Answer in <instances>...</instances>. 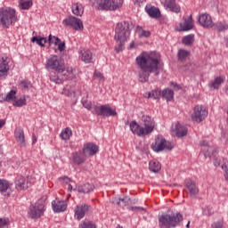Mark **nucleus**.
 Segmentation results:
<instances>
[{
  "mask_svg": "<svg viewBox=\"0 0 228 228\" xmlns=\"http://www.w3.org/2000/svg\"><path fill=\"white\" fill-rule=\"evenodd\" d=\"M17 94V92L15 91V90H11L8 94H7V95H6V97H5V99H4V101H6V102H12V101H15V94Z\"/></svg>",
  "mask_w": 228,
  "mask_h": 228,
  "instance_id": "nucleus-46",
  "label": "nucleus"
},
{
  "mask_svg": "<svg viewBox=\"0 0 228 228\" xmlns=\"http://www.w3.org/2000/svg\"><path fill=\"white\" fill-rule=\"evenodd\" d=\"M92 212V206L88 204L77 205L75 208V218L76 220H82L86 215H90Z\"/></svg>",
  "mask_w": 228,
  "mask_h": 228,
  "instance_id": "nucleus-11",
  "label": "nucleus"
},
{
  "mask_svg": "<svg viewBox=\"0 0 228 228\" xmlns=\"http://www.w3.org/2000/svg\"><path fill=\"white\" fill-rule=\"evenodd\" d=\"M89 2L98 10H105L106 12H116L124 4V0H89Z\"/></svg>",
  "mask_w": 228,
  "mask_h": 228,
  "instance_id": "nucleus-4",
  "label": "nucleus"
},
{
  "mask_svg": "<svg viewBox=\"0 0 228 228\" xmlns=\"http://www.w3.org/2000/svg\"><path fill=\"white\" fill-rule=\"evenodd\" d=\"M224 83V77H217L215 78V80L209 84L210 88H214V90H218L220 88V85Z\"/></svg>",
  "mask_w": 228,
  "mask_h": 228,
  "instance_id": "nucleus-39",
  "label": "nucleus"
},
{
  "mask_svg": "<svg viewBox=\"0 0 228 228\" xmlns=\"http://www.w3.org/2000/svg\"><path fill=\"white\" fill-rule=\"evenodd\" d=\"M205 158H211L213 156V147L203 148Z\"/></svg>",
  "mask_w": 228,
  "mask_h": 228,
  "instance_id": "nucleus-48",
  "label": "nucleus"
},
{
  "mask_svg": "<svg viewBox=\"0 0 228 228\" xmlns=\"http://www.w3.org/2000/svg\"><path fill=\"white\" fill-rule=\"evenodd\" d=\"M20 6L21 10H29V8L33 6V1L20 0Z\"/></svg>",
  "mask_w": 228,
  "mask_h": 228,
  "instance_id": "nucleus-42",
  "label": "nucleus"
},
{
  "mask_svg": "<svg viewBox=\"0 0 228 228\" xmlns=\"http://www.w3.org/2000/svg\"><path fill=\"white\" fill-rule=\"evenodd\" d=\"M4 124H6V120L0 119V129H2V127L4 126Z\"/></svg>",
  "mask_w": 228,
  "mask_h": 228,
  "instance_id": "nucleus-63",
  "label": "nucleus"
},
{
  "mask_svg": "<svg viewBox=\"0 0 228 228\" xmlns=\"http://www.w3.org/2000/svg\"><path fill=\"white\" fill-rule=\"evenodd\" d=\"M214 165H215V167H218L220 165V159L216 158L214 159Z\"/></svg>",
  "mask_w": 228,
  "mask_h": 228,
  "instance_id": "nucleus-61",
  "label": "nucleus"
},
{
  "mask_svg": "<svg viewBox=\"0 0 228 228\" xmlns=\"http://www.w3.org/2000/svg\"><path fill=\"white\" fill-rule=\"evenodd\" d=\"M82 104L86 110H88V111H92V102H89L86 99H82Z\"/></svg>",
  "mask_w": 228,
  "mask_h": 228,
  "instance_id": "nucleus-49",
  "label": "nucleus"
},
{
  "mask_svg": "<svg viewBox=\"0 0 228 228\" xmlns=\"http://www.w3.org/2000/svg\"><path fill=\"white\" fill-rule=\"evenodd\" d=\"M71 161L74 165H83L86 161V155L81 151L73 152L71 154Z\"/></svg>",
  "mask_w": 228,
  "mask_h": 228,
  "instance_id": "nucleus-19",
  "label": "nucleus"
},
{
  "mask_svg": "<svg viewBox=\"0 0 228 228\" xmlns=\"http://www.w3.org/2000/svg\"><path fill=\"white\" fill-rule=\"evenodd\" d=\"M135 61L140 69V83H147L149 77H151V74L158 76L161 69H163V65H161V61H159V53L156 52L150 53L142 52L136 57Z\"/></svg>",
  "mask_w": 228,
  "mask_h": 228,
  "instance_id": "nucleus-1",
  "label": "nucleus"
},
{
  "mask_svg": "<svg viewBox=\"0 0 228 228\" xmlns=\"http://www.w3.org/2000/svg\"><path fill=\"white\" fill-rule=\"evenodd\" d=\"M17 20L18 19L15 9H12L10 7H4L0 9V24L2 25V28L8 29V28L15 24Z\"/></svg>",
  "mask_w": 228,
  "mask_h": 228,
  "instance_id": "nucleus-5",
  "label": "nucleus"
},
{
  "mask_svg": "<svg viewBox=\"0 0 228 228\" xmlns=\"http://www.w3.org/2000/svg\"><path fill=\"white\" fill-rule=\"evenodd\" d=\"M12 106H15L16 108H22V106H26V97H20L14 101Z\"/></svg>",
  "mask_w": 228,
  "mask_h": 228,
  "instance_id": "nucleus-44",
  "label": "nucleus"
},
{
  "mask_svg": "<svg viewBox=\"0 0 228 228\" xmlns=\"http://www.w3.org/2000/svg\"><path fill=\"white\" fill-rule=\"evenodd\" d=\"M80 54L81 61H84V63H94V61H95L94 59L95 55L90 50H82Z\"/></svg>",
  "mask_w": 228,
  "mask_h": 228,
  "instance_id": "nucleus-24",
  "label": "nucleus"
},
{
  "mask_svg": "<svg viewBox=\"0 0 228 228\" xmlns=\"http://www.w3.org/2000/svg\"><path fill=\"white\" fill-rule=\"evenodd\" d=\"M94 76L99 81H104V75H102V73H101V71L95 70Z\"/></svg>",
  "mask_w": 228,
  "mask_h": 228,
  "instance_id": "nucleus-52",
  "label": "nucleus"
},
{
  "mask_svg": "<svg viewBox=\"0 0 228 228\" xmlns=\"http://www.w3.org/2000/svg\"><path fill=\"white\" fill-rule=\"evenodd\" d=\"M8 188H10V183L4 179H0V191L4 193Z\"/></svg>",
  "mask_w": 228,
  "mask_h": 228,
  "instance_id": "nucleus-43",
  "label": "nucleus"
},
{
  "mask_svg": "<svg viewBox=\"0 0 228 228\" xmlns=\"http://www.w3.org/2000/svg\"><path fill=\"white\" fill-rule=\"evenodd\" d=\"M180 28L183 31H190V29H193V18L191 15L183 19V22L180 23Z\"/></svg>",
  "mask_w": 228,
  "mask_h": 228,
  "instance_id": "nucleus-29",
  "label": "nucleus"
},
{
  "mask_svg": "<svg viewBox=\"0 0 228 228\" xmlns=\"http://www.w3.org/2000/svg\"><path fill=\"white\" fill-rule=\"evenodd\" d=\"M203 211H204V215H207V216L213 215V208L211 207L205 208Z\"/></svg>",
  "mask_w": 228,
  "mask_h": 228,
  "instance_id": "nucleus-54",
  "label": "nucleus"
},
{
  "mask_svg": "<svg viewBox=\"0 0 228 228\" xmlns=\"http://www.w3.org/2000/svg\"><path fill=\"white\" fill-rule=\"evenodd\" d=\"M160 3L166 10H169L173 13L181 12V6L175 3V0H160Z\"/></svg>",
  "mask_w": 228,
  "mask_h": 228,
  "instance_id": "nucleus-15",
  "label": "nucleus"
},
{
  "mask_svg": "<svg viewBox=\"0 0 228 228\" xmlns=\"http://www.w3.org/2000/svg\"><path fill=\"white\" fill-rule=\"evenodd\" d=\"M44 204L40 202L35 203V205H31L28 210V216L33 220H37L40 218L44 215Z\"/></svg>",
  "mask_w": 228,
  "mask_h": 228,
  "instance_id": "nucleus-10",
  "label": "nucleus"
},
{
  "mask_svg": "<svg viewBox=\"0 0 228 228\" xmlns=\"http://www.w3.org/2000/svg\"><path fill=\"white\" fill-rule=\"evenodd\" d=\"M8 221L6 219L0 218V228L7 227Z\"/></svg>",
  "mask_w": 228,
  "mask_h": 228,
  "instance_id": "nucleus-56",
  "label": "nucleus"
},
{
  "mask_svg": "<svg viewBox=\"0 0 228 228\" xmlns=\"http://www.w3.org/2000/svg\"><path fill=\"white\" fill-rule=\"evenodd\" d=\"M63 24L66 26H69V28H73L76 31H79L83 29V21L79 18H76L74 16H69L66 18L63 21Z\"/></svg>",
  "mask_w": 228,
  "mask_h": 228,
  "instance_id": "nucleus-12",
  "label": "nucleus"
},
{
  "mask_svg": "<svg viewBox=\"0 0 228 228\" xmlns=\"http://www.w3.org/2000/svg\"><path fill=\"white\" fill-rule=\"evenodd\" d=\"M130 131H132L133 134H136L137 136H147L143 126H141L136 121L130 123Z\"/></svg>",
  "mask_w": 228,
  "mask_h": 228,
  "instance_id": "nucleus-22",
  "label": "nucleus"
},
{
  "mask_svg": "<svg viewBox=\"0 0 228 228\" xmlns=\"http://www.w3.org/2000/svg\"><path fill=\"white\" fill-rule=\"evenodd\" d=\"M20 86H21V88H24V90H29V88H31L32 85H31V82H29L28 80H22L20 84Z\"/></svg>",
  "mask_w": 228,
  "mask_h": 228,
  "instance_id": "nucleus-50",
  "label": "nucleus"
},
{
  "mask_svg": "<svg viewBox=\"0 0 228 228\" xmlns=\"http://www.w3.org/2000/svg\"><path fill=\"white\" fill-rule=\"evenodd\" d=\"M92 113L98 117H115L117 116V110L111 109L109 104L105 105H94Z\"/></svg>",
  "mask_w": 228,
  "mask_h": 228,
  "instance_id": "nucleus-6",
  "label": "nucleus"
},
{
  "mask_svg": "<svg viewBox=\"0 0 228 228\" xmlns=\"http://www.w3.org/2000/svg\"><path fill=\"white\" fill-rule=\"evenodd\" d=\"M59 74L66 76L69 79H75L76 75H74V69L71 67L65 68V63L62 64L61 69L57 71Z\"/></svg>",
  "mask_w": 228,
  "mask_h": 228,
  "instance_id": "nucleus-28",
  "label": "nucleus"
},
{
  "mask_svg": "<svg viewBox=\"0 0 228 228\" xmlns=\"http://www.w3.org/2000/svg\"><path fill=\"white\" fill-rule=\"evenodd\" d=\"M61 179H62V181H64V183H66L67 184L68 183H70V178H69L68 176L61 177Z\"/></svg>",
  "mask_w": 228,
  "mask_h": 228,
  "instance_id": "nucleus-62",
  "label": "nucleus"
},
{
  "mask_svg": "<svg viewBox=\"0 0 228 228\" xmlns=\"http://www.w3.org/2000/svg\"><path fill=\"white\" fill-rule=\"evenodd\" d=\"M208 117V110L203 105H196L191 114V120L193 122H202Z\"/></svg>",
  "mask_w": 228,
  "mask_h": 228,
  "instance_id": "nucleus-8",
  "label": "nucleus"
},
{
  "mask_svg": "<svg viewBox=\"0 0 228 228\" xmlns=\"http://www.w3.org/2000/svg\"><path fill=\"white\" fill-rule=\"evenodd\" d=\"M145 12L151 19H159L161 17V12L158 7L146 5Z\"/></svg>",
  "mask_w": 228,
  "mask_h": 228,
  "instance_id": "nucleus-27",
  "label": "nucleus"
},
{
  "mask_svg": "<svg viewBox=\"0 0 228 228\" xmlns=\"http://www.w3.org/2000/svg\"><path fill=\"white\" fill-rule=\"evenodd\" d=\"M29 177H20L18 181H16V188L17 190H28V188H30L31 182H29Z\"/></svg>",
  "mask_w": 228,
  "mask_h": 228,
  "instance_id": "nucleus-26",
  "label": "nucleus"
},
{
  "mask_svg": "<svg viewBox=\"0 0 228 228\" xmlns=\"http://www.w3.org/2000/svg\"><path fill=\"white\" fill-rule=\"evenodd\" d=\"M161 97L166 99V101L170 102L174 99V91L169 88H166L161 92Z\"/></svg>",
  "mask_w": 228,
  "mask_h": 228,
  "instance_id": "nucleus-34",
  "label": "nucleus"
},
{
  "mask_svg": "<svg viewBox=\"0 0 228 228\" xmlns=\"http://www.w3.org/2000/svg\"><path fill=\"white\" fill-rule=\"evenodd\" d=\"M50 81H52V83H55V85H61V83H63V80L58 77L56 72L50 73Z\"/></svg>",
  "mask_w": 228,
  "mask_h": 228,
  "instance_id": "nucleus-41",
  "label": "nucleus"
},
{
  "mask_svg": "<svg viewBox=\"0 0 228 228\" xmlns=\"http://www.w3.org/2000/svg\"><path fill=\"white\" fill-rule=\"evenodd\" d=\"M222 170L224 172L225 181H228V161L224 162L222 166Z\"/></svg>",
  "mask_w": 228,
  "mask_h": 228,
  "instance_id": "nucleus-51",
  "label": "nucleus"
},
{
  "mask_svg": "<svg viewBox=\"0 0 228 228\" xmlns=\"http://www.w3.org/2000/svg\"><path fill=\"white\" fill-rule=\"evenodd\" d=\"M16 142L20 147H26V137L24 136V129L17 127L14 131Z\"/></svg>",
  "mask_w": 228,
  "mask_h": 228,
  "instance_id": "nucleus-20",
  "label": "nucleus"
},
{
  "mask_svg": "<svg viewBox=\"0 0 228 228\" xmlns=\"http://www.w3.org/2000/svg\"><path fill=\"white\" fill-rule=\"evenodd\" d=\"M151 149L155 152H161V151H172L174 145L170 142H167L165 138H157L155 140V144L151 145Z\"/></svg>",
  "mask_w": 228,
  "mask_h": 228,
  "instance_id": "nucleus-7",
  "label": "nucleus"
},
{
  "mask_svg": "<svg viewBox=\"0 0 228 228\" xmlns=\"http://www.w3.org/2000/svg\"><path fill=\"white\" fill-rule=\"evenodd\" d=\"M199 23L202 28H213V19L208 13H203L199 16Z\"/></svg>",
  "mask_w": 228,
  "mask_h": 228,
  "instance_id": "nucleus-18",
  "label": "nucleus"
},
{
  "mask_svg": "<svg viewBox=\"0 0 228 228\" xmlns=\"http://www.w3.org/2000/svg\"><path fill=\"white\" fill-rule=\"evenodd\" d=\"M52 208L54 213H63L67 210V203L64 200H55L52 202Z\"/></svg>",
  "mask_w": 228,
  "mask_h": 228,
  "instance_id": "nucleus-21",
  "label": "nucleus"
},
{
  "mask_svg": "<svg viewBox=\"0 0 228 228\" xmlns=\"http://www.w3.org/2000/svg\"><path fill=\"white\" fill-rule=\"evenodd\" d=\"M142 121L143 123V131L144 134H151V133H152V131H154V126H155V122L154 119L152 118H151V116H142Z\"/></svg>",
  "mask_w": 228,
  "mask_h": 228,
  "instance_id": "nucleus-14",
  "label": "nucleus"
},
{
  "mask_svg": "<svg viewBox=\"0 0 228 228\" xmlns=\"http://www.w3.org/2000/svg\"><path fill=\"white\" fill-rule=\"evenodd\" d=\"M83 5L79 3L77 4H72V12L74 13V15H77V17H81V15L83 14Z\"/></svg>",
  "mask_w": 228,
  "mask_h": 228,
  "instance_id": "nucleus-36",
  "label": "nucleus"
},
{
  "mask_svg": "<svg viewBox=\"0 0 228 228\" xmlns=\"http://www.w3.org/2000/svg\"><path fill=\"white\" fill-rule=\"evenodd\" d=\"M128 211H144L145 208L142 207H128Z\"/></svg>",
  "mask_w": 228,
  "mask_h": 228,
  "instance_id": "nucleus-55",
  "label": "nucleus"
},
{
  "mask_svg": "<svg viewBox=\"0 0 228 228\" xmlns=\"http://www.w3.org/2000/svg\"><path fill=\"white\" fill-rule=\"evenodd\" d=\"M61 42V39H60L58 37L49 35L48 36V44L51 45V44H54V45H58Z\"/></svg>",
  "mask_w": 228,
  "mask_h": 228,
  "instance_id": "nucleus-45",
  "label": "nucleus"
},
{
  "mask_svg": "<svg viewBox=\"0 0 228 228\" xmlns=\"http://www.w3.org/2000/svg\"><path fill=\"white\" fill-rule=\"evenodd\" d=\"M201 145H202V147H204V149H207L208 147H210L208 141H202Z\"/></svg>",
  "mask_w": 228,
  "mask_h": 228,
  "instance_id": "nucleus-60",
  "label": "nucleus"
},
{
  "mask_svg": "<svg viewBox=\"0 0 228 228\" xmlns=\"http://www.w3.org/2000/svg\"><path fill=\"white\" fill-rule=\"evenodd\" d=\"M70 136H72V129L69 127H66L64 130L61 131L60 137L61 140H69Z\"/></svg>",
  "mask_w": 228,
  "mask_h": 228,
  "instance_id": "nucleus-40",
  "label": "nucleus"
},
{
  "mask_svg": "<svg viewBox=\"0 0 228 228\" xmlns=\"http://www.w3.org/2000/svg\"><path fill=\"white\" fill-rule=\"evenodd\" d=\"M57 45L61 53H62V51H65V42L59 43Z\"/></svg>",
  "mask_w": 228,
  "mask_h": 228,
  "instance_id": "nucleus-58",
  "label": "nucleus"
},
{
  "mask_svg": "<svg viewBox=\"0 0 228 228\" xmlns=\"http://www.w3.org/2000/svg\"><path fill=\"white\" fill-rule=\"evenodd\" d=\"M212 29H214V31H219V32L227 31L228 24L225 22L218 21L216 23L212 24Z\"/></svg>",
  "mask_w": 228,
  "mask_h": 228,
  "instance_id": "nucleus-32",
  "label": "nucleus"
},
{
  "mask_svg": "<svg viewBox=\"0 0 228 228\" xmlns=\"http://www.w3.org/2000/svg\"><path fill=\"white\" fill-rule=\"evenodd\" d=\"M212 228H224V223L217 222L212 224Z\"/></svg>",
  "mask_w": 228,
  "mask_h": 228,
  "instance_id": "nucleus-57",
  "label": "nucleus"
},
{
  "mask_svg": "<svg viewBox=\"0 0 228 228\" xmlns=\"http://www.w3.org/2000/svg\"><path fill=\"white\" fill-rule=\"evenodd\" d=\"M193 42H195V35L193 34L187 35L182 38V44L183 45H191Z\"/></svg>",
  "mask_w": 228,
  "mask_h": 228,
  "instance_id": "nucleus-38",
  "label": "nucleus"
},
{
  "mask_svg": "<svg viewBox=\"0 0 228 228\" xmlns=\"http://www.w3.org/2000/svg\"><path fill=\"white\" fill-rule=\"evenodd\" d=\"M181 222H183L181 213L163 214L159 217L160 228H175Z\"/></svg>",
  "mask_w": 228,
  "mask_h": 228,
  "instance_id": "nucleus-3",
  "label": "nucleus"
},
{
  "mask_svg": "<svg viewBox=\"0 0 228 228\" xmlns=\"http://www.w3.org/2000/svg\"><path fill=\"white\" fill-rule=\"evenodd\" d=\"M62 94L64 95H67V97H72L75 93L74 92H69V91H67V89H63Z\"/></svg>",
  "mask_w": 228,
  "mask_h": 228,
  "instance_id": "nucleus-59",
  "label": "nucleus"
},
{
  "mask_svg": "<svg viewBox=\"0 0 228 228\" xmlns=\"http://www.w3.org/2000/svg\"><path fill=\"white\" fill-rule=\"evenodd\" d=\"M95 186L92 183H86L83 185H79L77 188L78 193H90V191H94Z\"/></svg>",
  "mask_w": 228,
  "mask_h": 228,
  "instance_id": "nucleus-31",
  "label": "nucleus"
},
{
  "mask_svg": "<svg viewBox=\"0 0 228 228\" xmlns=\"http://www.w3.org/2000/svg\"><path fill=\"white\" fill-rule=\"evenodd\" d=\"M139 37L140 38H149V37H151V31L142 30Z\"/></svg>",
  "mask_w": 228,
  "mask_h": 228,
  "instance_id": "nucleus-53",
  "label": "nucleus"
},
{
  "mask_svg": "<svg viewBox=\"0 0 228 228\" xmlns=\"http://www.w3.org/2000/svg\"><path fill=\"white\" fill-rule=\"evenodd\" d=\"M133 29V23L131 21H121L116 25L114 38L117 42L115 50L120 53L124 49V44L127 42V38L131 35Z\"/></svg>",
  "mask_w": 228,
  "mask_h": 228,
  "instance_id": "nucleus-2",
  "label": "nucleus"
},
{
  "mask_svg": "<svg viewBox=\"0 0 228 228\" xmlns=\"http://www.w3.org/2000/svg\"><path fill=\"white\" fill-rule=\"evenodd\" d=\"M149 170L153 174H158L161 170V163L156 160H151L149 162Z\"/></svg>",
  "mask_w": 228,
  "mask_h": 228,
  "instance_id": "nucleus-30",
  "label": "nucleus"
},
{
  "mask_svg": "<svg viewBox=\"0 0 228 228\" xmlns=\"http://www.w3.org/2000/svg\"><path fill=\"white\" fill-rule=\"evenodd\" d=\"M68 190H69V191H72V184L68 185Z\"/></svg>",
  "mask_w": 228,
  "mask_h": 228,
  "instance_id": "nucleus-64",
  "label": "nucleus"
},
{
  "mask_svg": "<svg viewBox=\"0 0 228 228\" xmlns=\"http://www.w3.org/2000/svg\"><path fill=\"white\" fill-rule=\"evenodd\" d=\"M8 70H10L8 56L2 54L0 55V79L8 76Z\"/></svg>",
  "mask_w": 228,
  "mask_h": 228,
  "instance_id": "nucleus-13",
  "label": "nucleus"
},
{
  "mask_svg": "<svg viewBox=\"0 0 228 228\" xmlns=\"http://www.w3.org/2000/svg\"><path fill=\"white\" fill-rule=\"evenodd\" d=\"M63 61L58 55H52L46 61L45 68L52 69L53 70H61V67H63Z\"/></svg>",
  "mask_w": 228,
  "mask_h": 228,
  "instance_id": "nucleus-9",
  "label": "nucleus"
},
{
  "mask_svg": "<svg viewBox=\"0 0 228 228\" xmlns=\"http://www.w3.org/2000/svg\"><path fill=\"white\" fill-rule=\"evenodd\" d=\"M190 56V52L188 50L180 49L177 53L178 61H186V58Z\"/></svg>",
  "mask_w": 228,
  "mask_h": 228,
  "instance_id": "nucleus-37",
  "label": "nucleus"
},
{
  "mask_svg": "<svg viewBox=\"0 0 228 228\" xmlns=\"http://www.w3.org/2000/svg\"><path fill=\"white\" fill-rule=\"evenodd\" d=\"M31 42L33 44H37V45H40L41 47H45V44H47L48 39L47 37H33L31 38Z\"/></svg>",
  "mask_w": 228,
  "mask_h": 228,
  "instance_id": "nucleus-35",
  "label": "nucleus"
},
{
  "mask_svg": "<svg viewBox=\"0 0 228 228\" xmlns=\"http://www.w3.org/2000/svg\"><path fill=\"white\" fill-rule=\"evenodd\" d=\"M184 183L185 188H187V193H189L190 197H197V195H199V187H197V183L191 179H186Z\"/></svg>",
  "mask_w": 228,
  "mask_h": 228,
  "instance_id": "nucleus-16",
  "label": "nucleus"
},
{
  "mask_svg": "<svg viewBox=\"0 0 228 228\" xmlns=\"http://www.w3.org/2000/svg\"><path fill=\"white\" fill-rule=\"evenodd\" d=\"M112 204L116 206H119L120 208H125V206H129V204H134V201L129 198V196H126L123 199L114 198L112 199Z\"/></svg>",
  "mask_w": 228,
  "mask_h": 228,
  "instance_id": "nucleus-25",
  "label": "nucleus"
},
{
  "mask_svg": "<svg viewBox=\"0 0 228 228\" xmlns=\"http://www.w3.org/2000/svg\"><path fill=\"white\" fill-rule=\"evenodd\" d=\"M173 133H175L178 138H183V136L188 134V128L180 123H175V126H173Z\"/></svg>",
  "mask_w": 228,
  "mask_h": 228,
  "instance_id": "nucleus-23",
  "label": "nucleus"
},
{
  "mask_svg": "<svg viewBox=\"0 0 228 228\" xmlns=\"http://www.w3.org/2000/svg\"><path fill=\"white\" fill-rule=\"evenodd\" d=\"M144 97L146 99H155L158 100L161 97V91L159 89H154L151 92L145 93Z\"/></svg>",
  "mask_w": 228,
  "mask_h": 228,
  "instance_id": "nucleus-33",
  "label": "nucleus"
},
{
  "mask_svg": "<svg viewBox=\"0 0 228 228\" xmlns=\"http://www.w3.org/2000/svg\"><path fill=\"white\" fill-rule=\"evenodd\" d=\"M81 228H97L92 221L86 220L81 224Z\"/></svg>",
  "mask_w": 228,
  "mask_h": 228,
  "instance_id": "nucleus-47",
  "label": "nucleus"
},
{
  "mask_svg": "<svg viewBox=\"0 0 228 228\" xmlns=\"http://www.w3.org/2000/svg\"><path fill=\"white\" fill-rule=\"evenodd\" d=\"M82 152H84L86 156H95V154L99 152V146L94 142H86L83 146Z\"/></svg>",
  "mask_w": 228,
  "mask_h": 228,
  "instance_id": "nucleus-17",
  "label": "nucleus"
}]
</instances>
